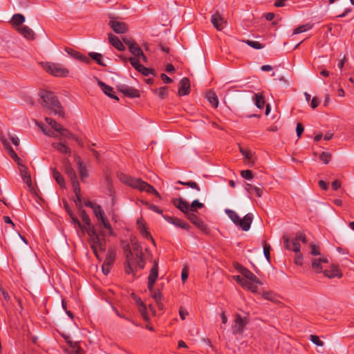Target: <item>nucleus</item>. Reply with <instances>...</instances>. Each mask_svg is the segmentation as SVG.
<instances>
[{"label": "nucleus", "instance_id": "nucleus-34", "mask_svg": "<svg viewBox=\"0 0 354 354\" xmlns=\"http://www.w3.org/2000/svg\"><path fill=\"white\" fill-rule=\"evenodd\" d=\"M254 102H255V105L259 109H263L264 107L266 102H265V100H264V96L263 95L262 93H256V94H254Z\"/></svg>", "mask_w": 354, "mask_h": 354}, {"label": "nucleus", "instance_id": "nucleus-52", "mask_svg": "<svg viewBox=\"0 0 354 354\" xmlns=\"http://www.w3.org/2000/svg\"><path fill=\"white\" fill-rule=\"evenodd\" d=\"M203 207V204L202 203H200L198 200H194L191 205H189V210L194 212L197 209H201Z\"/></svg>", "mask_w": 354, "mask_h": 354}, {"label": "nucleus", "instance_id": "nucleus-37", "mask_svg": "<svg viewBox=\"0 0 354 354\" xmlns=\"http://www.w3.org/2000/svg\"><path fill=\"white\" fill-rule=\"evenodd\" d=\"M253 283H254L253 281L245 279L244 281H242V286H241L243 288L247 289V290H250L252 292H257V290H258V288Z\"/></svg>", "mask_w": 354, "mask_h": 354}, {"label": "nucleus", "instance_id": "nucleus-40", "mask_svg": "<svg viewBox=\"0 0 354 354\" xmlns=\"http://www.w3.org/2000/svg\"><path fill=\"white\" fill-rule=\"evenodd\" d=\"M246 189L248 192H254L257 196L261 197L263 194V190L257 187H254L251 184H247L246 185Z\"/></svg>", "mask_w": 354, "mask_h": 354}, {"label": "nucleus", "instance_id": "nucleus-26", "mask_svg": "<svg viewBox=\"0 0 354 354\" xmlns=\"http://www.w3.org/2000/svg\"><path fill=\"white\" fill-rule=\"evenodd\" d=\"M241 274L246 280L253 281L255 283H261L259 278L248 268H241Z\"/></svg>", "mask_w": 354, "mask_h": 354}, {"label": "nucleus", "instance_id": "nucleus-44", "mask_svg": "<svg viewBox=\"0 0 354 354\" xmlns=\"http://www.w3.org/2000/svg\"><path fill=\"white\" fill-rule=\"evenodd\" d=\"M167 87L162 86L156 89L154 92L158 95L160 98L163 99L167 95Z\"/></svg>", "mask_w": 354, "mask_h": 354}, {"label": "nucleus", "instance_id": "nucleus-6", "mask_svg": "<svg viewBox=\"0 0 354 354\" xmlns=\"http://www.w3.org/2000/svg\"><path fill=\"white\" fill-rule=\"evenodd\" d=\"M93 214L97 218L99 227L101 229L102 236L113 235V228L107 220L104 210L100 205L96 204L92 209Z\"/></svg>", "mask_w": 354, "mask_h": 354}, {"label": "nucleus", "instance_id": "nucleus-17", "mask_svg": "<svg viewBox=\"0 0 354 354\" xmlns=\"http://www.w3.org/2000/svg\"><path fill=\"white\" fill-rule=\"evenodd\" d=\"M190 91V82L187 77H183L179 83L178 95L180 96L186 95Z\"/></svg>", "mask_w": 354, "mask_h": 354}, {"label": "nucleus", "instance_id": "nucleus-41", "mask_svg": "<svg viewBox=\"0 0 354 354\" xmlns=\"http://www.w3.org/2000/svg\"><path fill=\"white\" fill-rule=\"evenodd\" d=\"M89 56L94 59L99 65L104 66V64L102 62V56L101 54L98 53H89Z\"/></svg>", "mask_w": 354, "mask_h": 354}, {"label": "nucleus", "instance_id": "nucleus-25", "mask_svg": "<svg viewBox=\"0 0 354 354\" xmlns=\"http://www.w3.org/2000/svg\"><path fill=\"white\" fill-rule=\"evenodd\" d=\"M109 41L110 44L113 46L117 50L120 51H123L125 50V46L123 43L120 41L118 37L109 34Z\"/></svg>", "mask_w": 354, "mask_h": 354}, {"label": "nucleus", "instance_id": "nucleus-51", "mask_svg": "<svg viewBox=\"0 0 354 354\" xmlns=\"http://www.w3.org/2000/svg\"><path fill=\"white\" fill-rule=\"evenodd\" d=\"M262 297L263 299H267L268 301H277L276 295L272 292H265L262 294Z\"/></svg>", "mask_w": 354, "mask_h": 354}, {"label": "nucleus", "instance_id": "nucleus-23", "mask_svg": "<svg viewBox=\"0 0 354 354\" xmlns=\"http://www.w3.org/2000/svg\"><path fill=\"white\" fill-rule=\"evenodd\" d=\"M174 205L179 209L180 211L184 212L186 215L187 213H190L189 212V203L184 201L182 198H176L173 201Z\"/></svg>", "mask_w": 354, "mask_h": 354}, {"label": "nucleus", "instance_id": "nucleus-12", "mask_svg": "<svg viewBox=\"0 0 354 354\" xmlns=\"http://www.w3.org/2000/svg\"><path fill=\"white\" fill-rule=\"evenodd\" d=\"M248 322L245 317H242L239 314H236L232 326V333L234 335L242 334Z\"/></svg>", "mask_w": 354, "mask_h": 354}, {"label": "nucleus", "instance_id": "nucleus-21", "mask_svg": "<svg viewBox=\"0 0 354 354\" xmlns=\"http://www.w3.org/2000/svg\"><path fill=\"white\" fill-rule=\"evenodd\" d=\"M18 32L26 39L28 40H33L35 37V32L27 26H22L18 27Z\"/></svg>", "mask_w": 354, "mask_h": 354}, {"label": "nucleus", "instance_id": "nucleus-24", "mask_svg": "<svg viewBox=\"0 0 354 354\" xmlns=\"http://www.w3.org/2000/svg\"><path fill=\"white\" fill-rule=\"evenodd\" d=\"M98 85L102 90V91L109 97L111 98L115 99L116 100H118L119 98L114 94L113 88L104 83L103 82L98 80L97 82Z\"/></svg>", "mask_w": 354, "mask_h": 354}, {"label": "nucleus", "instance_id": "nucleus-50", "mask_svg": "<svg viewBox=\"0 0 354 354\" xmlns=\"http://www.w3.org/2000/svg\"><path fill=\"white\" fill-rule=\"evenodd\" d=\"M255 161V156H244L243 158V163L248 167L253 166Z\"/></svg>", "mask_w": 354, "mask_h": 354}, {"label": "nucleus", "instance_id": "nucleus-59", "mask_svg": "<svg viewBox=\"0 0 354 354\" xmlns=\"http://www.w3.org/2000/svg\"><path fill=\"white\" fill-rule=\"evenodd\" d=\"M310 253L313 254V255H319L320 254V252H319V248L317 245H315V244H311L310 245Z\"/></svg>", "mask_w": 354, "mask_h": 354}, {"label": "nucleus", "instance_id": "nucleus-32", "mask_svg": "<svg viewBox=\"0 0 354 354\" xmlns=\"http://www.w3.org/2000/svg\"><path fill=\"white\" fill-rule=\"evenodd\" d=\"M115 251L112 248H109L106 254V257H105L104 263L112 266L115 261Z\"/></svg>", "mask_w": 354, "mask_h": 354}, {"label": "nucleus", "instance_id": "nucleus-5", "mask_svg": "<svg viewBox=\"0 0 354 354\" xmlns=\"http://www.w3.org/2000/svg\"><path fill=\"white\" fill-rule=\"evenodd\" d=\"M63 165L65 172L72 183L73 191L75 195V198H74L75 204L78 209H81L82 208V198L80 194L81 190L75 171L72 168L71 165L67 158H64L63 160Z\"/></svg>", "mask_w": 354, "mask_h": 354}, {"label": "nucleus", "instance_id": "nucleus-53", "mask_svg": "<svg viewBox=\"0 0 354 354\" xmlns=\"http://www.w3.org/2000/svg\"><path fill=\"white\" fill-rule=\"evenodd\" d=\"M310 340L317 346H324V342L319 339V337L317 335H310Z\"/></svg>", "mask_w": 354, "mask_h": 354}, {"label": "nucleus", "instance_id": "nucleus-57", "mask_svg": "<svg viewBox=\"0 0 354 354\" xmlns=\"http://www.w3.org/2000/svg\"><path fill=\"white\" fill-rule=\"evenodd\" d=\"M69 216L73 221V223L75 225H77L82 230V224L80 222L78 218L75 216V215L73 214V212H69Z\"/></svg>", "mask_w": 354, "mask_h": 354}, {"label": "nucleus", "instance_id": "nucleus-48", "mask_svg": "<svg viewBox=\"0 0 354 354\" xmlns=\"http://www.w3.org/2000/svg\"><path fill=\"white\" fill-rule=\"evenodd\" d=\"M132 66L136 70L139 71L140 68L142 64H140L139 59L137 57H131L129 59Z\"/></svg>", "mask_w": 354, "mask_h": 354}, {"label": "nucleus", "instance_id": "nucleus-3", "mask_svg": "<svg viewBox=\"0 0 354 354\" xmlns=\"http://www.w3.org/2000/svg\"><path fill=\"white\" fill-rule=\"evenodd\" d=\"M118 177L121 183L140 192H146L149 194H153L159 198H161L160 194L156 189L149 183L143 181L141 178H133L124 173H118Z\"/></svg>", "mask_w": 354, "mask_h": 354}, {"label": "nucleus", "instance_id": "nucleus-31", "mask_svg": "<svg viewBox=\"0 0 354 354\" xmlns=\"http://www.w3.org/2000/svg\"><path fill=\"white\" fill-rule=\"evenodd\" d=\"M53 147L61 153H71V149L63 142L53 143Z\"/></svg>", "mask_w": 354, "mask_h": 354}, {"label": "nucleus", "instance_id": "nucleus-19", "mask_svg": "<svg viewBox=\"0 0 354 354\" xmlns=\"http://www.w3.org/2000/svg\"><path fill=\"white\" fill-rule=\"evenodd\" d=\"M211 21L218 30H223L225 24L224 19L218 12L212 15Z\"/></svg>", "mask_w": 354, "mask_h": 354}, {"label": "nucleus", "instance_id": "nucleus-39", "mask_svg": "<svg viewBox=\"0 0 354 354\" xmlns=\"http://www.w3.org/2000/svg\"><path fill=\"white\" fill-rule=\"evenodd\" d=\"M149 292L151 293V296L152 297V298L155 300V301L157 303L158 306L160 308H161L162 304L160 302V301H161L160 292L159 291H156L153 287L152 291L149 290Z\"/></svg>", "mask_w": 354, "mask_h": 354}, {"label": "nucleus", "instance_id": "nucleus-22", "mask_svg": "<svg viewBox=\"0 0 354 354\" xmlns=\"http://www.w3.org/2000/svg\"><path fill=\"white\" fill-rule=\"evenodd\" d=\"M164 218H165V220L167 221L174 225L176 227H180V228L185 229V230L189 229V225L187 223L183 221V220H181L180 218H175V217H171V216H164Z\"/></svg>", "mask_w": 354, "mask_h": 354}, {"label": "nucleus", "instance_id": "nucleus-36", "mask_svg": "<svg viewBox=\"0 0 354 354\" xmlns=\"http://www.w3.org/2000/svg\"><path fill=\"white\" fill-rule=\"evenodd\" d=\"M25 21V17L21 14H15L12 16L11 24L12 26H19Z\"/></svg>", "mask_w": 354, "mask_h": 354}, {"label": "nucleus", "instance_id": "nucleus-7", "mask_svg": "<svg viewBox=\"0 0 354 354\" xmlns=\"http://www.w3.org/2000/svg\"><path fill=\"white\" fill-rule=\"evenodd\" d=\"M225 213L227 214L232 221L236 225L241 227L243 230L248 231L250 230L251 223L253 220L252 214L248 213L243 218H241L236 212L232 209H226Z\"/></svg>", "mask_w": 354, "mask_h": 354}, {"label": "nucleus", "instance_id": "nucleus-49", "mask_svg": "<svg viewBox=\"0 0 354 354\" xmlns=\"http://www.w3.org/2000/svg\"><path fill=\"white\" fill-rule=\"evenodd\" d=\"M263 254H264V256L266 258V259L270 261V246L269 244H268L266 241H263Z\"/></svg>", "mask_w": 354, "mask_h": 354}, {"label": "nucleus", "instance_id": "nucleus-9", "mask_svg": "<svg viewBox=\"0 0 354 354\" xmlns=\"http://www.w3.org/2000/svg\"><path fill=\"white\" fill-rule=\"evenodd\" d=\"M43 68L47 73L56 77H64L69 74L68 68L59 63L47 62L43 64Z\"/></svg>", "mask_w": 354, "mask_h": 354}, {"label": "nucleus", "instance_id": "nucleus-58", "mask_svg": "<svg viewBox=\"0 0 354 354\" xmlns=\"http://www.w3.org/2000/svg\"><path fill=\"white\" fill-rule=\"evenodd\" d=\"M137 257L139 259V262L138 263V267L140 269H143L145 267V264L144 257H143V253L142 252H140L138 257Z\"/></svg>", "mask_w": 354, "mask_h": 354}, {"label": "nucleus", "instance_id": "nucleus-10", "mask_svg": "<svg viewBox=\"0 0 354 354\" xmlns=\"http://www.w3.org/2000/svg\"><path fill=\"white\" fill-rule=\"evenodd\" d=\"M285 248L287 250H291L294 251L295 253H298L300 252V244L299 243V241H302L304 243H306V238L304 233L297 232L295 239L290 241L288 238L283 237Z\"/></svg>", "mask_w": 354, "mask_h": 354}, {"label": "nucleus", "instance_id": "nucleus-47", "mask_svg": "<svg viewBox=\"0 0 354 354\" xmlns=\"http://www.w3.org/2000/svg\"><path fill=\"white\" fill-rule=\"evenodd\" d=\"M138 310H139V312L140 313L142 317H143V319L145 320H148L149 317H148V314H147V307L145 305V304L139 305Z\"/></svg>", "mask_w": 354, "mask_h": 354}, {"label": "nucleus", "instance_id": "nucleus-42", "mask_svg": "<svg viewBox=\"0 0 354 354\" xmlns=\"http://www.w3.org/2000/svg\"><path fill=\"white\" fill-rule=\"evenodd\" d=\"M177 183L183 185H186L189 187H191L192 189L197 190L198 192H199L201 190V189H200L199 186L197 185V183L194 181L183 182L181 180H178L177 182Z\"/></svg>", "mask_w": 354, "mask_h": 354}, {"label": "nucleus", "instance_id": "nucleus-18", "mask_svg": "<svg viewBox=\"0 0 354 354\" xmlns=\"http://www.w3.org/2000/svg\"><path fill=\"white\" fill-rule=\"evenodd\" d=\"M125 254L127 259V264L125 265V272L127 274L133 273L134 270L133 268V254L129 249V247L127 246V248L125 250Z\"/></svg>", "mask_w": 354, "mask_h": 354}, {"label": "nucleus", "instance_id": "nucleus-46", "mask_svg": "<svg viewBox=\"0 0 354 354\" xmlns=\"http://www.w3.org/2000/svg\"><path fill=\"white\" fill-rule=\"evenodd\" d=\"M244 42L254 49H261L263 48V46L257 41L246 40Z\"/></svg>", "mask_w": 354, "mask_h": 354}, {"label": "nucleus", "instance_id": "nucleus-2", "mask_svg": "<svg viewBox=\"0 0 354 354\" xmlns=\"http://www.w3.org/2000/svg\"><path fill=\"white\" fill-rule=\"evenodd\" d=\"M45 121L50 126L52 129H48L41 122L36 123L37 126L41 129L44 134L52 138H57L59 135L61 138L71 139L79 145L82 144V140L78 136L72 133L68 129L64 128L61 124L57 122L53 119L46 117Z\"/></svg>", "mask_w": 354, "mask_h": 354}, {"label": "nucleus", "instance_id": "nucleus-15", "mask_svg": "<svg viewBox=\"0 0 354 354\" xmlns=\"http://www.w3.org/2000/svg\"><path fill=\"white\" fill-rule=\"evenodd\" d=\"M187 218L198 229L207 234L209 230L204 222L194 213H187Z\"/></svg>", "mask_w": 354, "mask_h": 354}, {"label": "nucleus", "instance_id": "nucleus-62", "mask_svg": "<svg viewBox=\"0 0 354 354\" xmlns=\"http://www.w3.org/2000/svg\"><path fill=\"white\" fill-rule=\"evenodd\" d=\"M304 127L301 123H297L296 127V132L298 137H300L304 132Z\"/></svg>", "mask_w": 354, "mask_h": 354}, {"label": "nucleus", "instance_id": "nucleus-8", "mask_svg": "<svg viewBox=\"0 0 354 354\" xmlns=\"http://www.w3.org/2000/svg\"><path fill=\"white\" fill-rule=\"evenodd\" d=\"M12 158L17 164L18 170L23 182L26 183L29 188L32 187V179L27 162L23 158V156H12Z\"/></svg>", "mask_w": 354, "mask_h": 354}, {"label": "nucleus", "instance_id": "nucleus-56", "mask_svg": "<svg viewBox=\"0 0 354 354\" xmlns=\"http://www.w3.org/2000/svg\"><path fill=\"white\" fill-rule=\"evenodd\" d=\"M138 72L141 73L142 75L147 76L150 74H153V70L149 68H147L144 66L143 65L141 66V68H140Z\"/></svg>", "mask_w": 354, "mask_h": 354}, {"label": "nucleus", "instance_id": "nucleus-43", "mask_svg": "<svg viewBox=\"0 0 354 354\" xmlns=\"http://www.w3.org/2000/svg\"><path fill=\"white\" fill-rule=\"evenodd\" d=\"M3 221L6 225V229L8 230H14L15 225L13 221L11 220L10 217L8 216H3Z\"/></svg>", "mask_w": 354, "mask_h": 354}, {"label": "nucleus", "instance_id": "nucleus-61", "mask_svg": "<svg viewBox=\"0 0 354 354\" xmlns=\"http://www.w3.org/2000/svg\"><path fill=\"white\" fill-rule=\"evenodd\" d=\"M111 265L104 263L102 266V270L105 275H107L110 272Z\"/></svg>", "mask_w": 354, "mask_h": 354}, {"label": "nucleus", "instance_id": "nucleus-4", "mask_svg": "<svg viewBox=\"0 0 354 354\" xmlns=\"http://www.w3.org/2000/svg\"><path fill=\"white\" fill-rule=\"evenodd\" d=\"M39 95L42 99V104L49 110L51 113L57 115L61 118L64 117L63 107L53 93L48 91H42L40 92Z\"/></svg>", "mask_w": 354, "mask_h": 354}, {"label": "nucleus", "instance_id": "nucleus-63", "mask_svg": "<svg viewBox=\"0 0 354 354\" xmlns=\"http://www.w3.org/2000/svg\"><path fill=\"white\" fill-rule=\"evenodd\" d=\"M179 315H180V318L183 320H184V319H185L186 317L188 315V312L187 310H185V308L181 307L179 310Z\"/></svg>", "mask_w": 354, "mask_h": 354}, {"label": "nucleus", "instance_id": "nucleus-60", "mask_svg": "<svg viewBox=\"0 0 354 354\" xmlns=\"http://www.w3.org/2000/svg\"><path fill=\"white\" fill-rule=\"evenodd\" d=\"M295 254H296V255H295V263L297 265L301 266L303 263L302 254L300 253V252H299L298 253H295Z\"/></svg>", "mask_w": 354, "mask_h": 354}, {"label": "nucleus", "instance_id": "nucleus-16", "mask_svg": "<svg viewBox=\"0 0 354 354\" xmlns=\"http://www.w3.org/2000/svg\"><path fill=\"white\" fill-rule=\"evenodd\" d=\"M109 25L112 30L117 34L125 33L128 31V26L124 22L111 19L109 22Z\"/></svg>", "mask_w": 354, "mask_h": 354}, {"label": "nucleus", "instance_id": "nucleus-54", "mask_svg": "<svg viewBox=\"0 0 354 354\" xmlns=\"http://www.w3.org/2000/svg\"><path fill=\"white\" fill-rule=\"evenodd\" d=\"M66 52L70 55L71 57H74L75 59H77V58H81L82 57L80 56V53L72 49V48H66Z\"/></svg>", "mask_w": 354, "mask_h": 354}, {"label": "nucleus", "instance_id": "nucleus-35", "mask_svg": "<svg viewBox=\"0 0 354 354\" xmlns=\"http://www.w3.org/2000/svg\"><path fill=\"white\" fill-rule=\"evenodd\" d=\"M129 51L135 56V57H140V55H142V50L136 42L131 45L129 47Z\"/></svg>", "mask_w": 354, "mask_h": 354}, {"label": "nucleus", "instance_id": "nucleus-45", "mask_svg": "<svg viewBox=\"0 0 354 354\" xmlns=\"http://www.w3.org/2000/svg\"><path fill=\"white\" fill-rule=\"evenodd\" d=\"M312 268L316 272H320L322 270V263L319 261V259L312 260Z\"/></svg>", "mask_w": 354, "mask_h": 354}, {"label": "nucleus", "instance_id": "nucleus-64", "mask_svg": "<svg viewBox=\"0 0 354 354\" xmlns=\"http://www.w3.org/2000/svg\"><path fill=\"white\" fill-rule=\"evenodd\" d=\"M160 77L165 84H170L172 82V80L165 73H162Z\"/></svg>", "mask_w": 354, "mask_h": 354}, {"label": "nucleus", "instance_id": "nucleus-28", "mask_svg": "<svg viewBox=\"0 0 354 354\" xmlns=\"http://www.w3.org/2000/svg\"><path fill=\"white\" fill-rule=\"evenodd\" d=\"M206 99L209 102V104L214 107L217 108L218 106V97L215 92L212 91H209L206 93Z\"/></svg>", "mask_w": 354, "mask_h": 354}, {"label": "nucleus", "instance_id": "nucleus-20", "mask_svg": "<svg viewBox=\"0 0 354 354\" xmlns=\"http://www.w3.org/2000/svg\"><path fill=\"white\" fill-rule=\"evenodd\" d=\"M138 228L140 231V233L142 236L146 239H149L151 241L153 245L156 244L154 239L151 236L150 233L147 231V229L145 226V223L142 219H138L137 221Z\"/></svg>", "mask_w": 354, "mask_h": 354}, {"label": "nucleus", "instance_id": "nucleus-27", "mask_svg": "<svg viewBox=\"0 0 354 354\" xmlns=\"http://www.w3.org/2000/svg\"><path fill=\"white\" fill-rule=\"evenodd\" d=\"M122 93H124L126 96L130 97H140V91L134 88L133 87L125 86L122 89H121Z\"/></svg>", "mask_w": 354, "mask_h": 354}, {"label": "nucleus", "instance_id": "nucleus-30", "mask_svg": "<svg viewBox=\"0 0 354 354\" xmlns=\"http://www.w3.org/2000/svg\"><path fill=\"white\" fill-rule=\"evenodd\" d=\"M67 344L69 345L70 348L68 352L75 354H80L81 348L77 342H73L69 337L65 338Z\"/></svg>", "mask_w": 354, "mask_h": 354}, {"label": "nucleus", "instance_id": "nucleus-13", "mask_svg": "<svg viewBox=\"0 0 354 354\" xmlns=\"http://www.w3.org/2000/svg\"><path fill=\"white\" fill-rule=\"evenodd\" d=\"M10 140L15 146V149L10 146L9 141L1 138V144L3 145L7 152L10 155H17V152L21 153V151L19 150V139L17 137L12 136Z\"/></svg>", "mask_w": 354, "mask_h": 354}, {"label": "nucleus", "instance_id": "nucleus-38", "mask_svg": "<svg viewBox=\"0 0 354 354\" xmlns=\"http://www.w3.org/2000/svg\"><path fill=\"white\" fill-rule=\"evenodd\" d=\"M312 28H313V25L310 24H306L304 25L299 26L293 30V35L305 32L307 30H310Z\"/></svg>", "mask_w": 354, "mask_h": 354}, {"label": "nucleus", "instance_id": "nucleus-29", "mask_svg": "<svg viewBox=\"0 0 354 354\" xmlns=\"http://www.w3.org/2000/svg\"><path fill=\"white\" fill-rule=\"evenodd\" d=\"M324 273L328 278H334L336 277H342L341 272H340L339 269L338 268V267L336 266H333L330 270H324Z\"/></svg>", "mask_w": 354, "mask_h": 354}, {"label": "nucleus", "instance_id": "nucleus-55", "mask_svg": "<svg viewBox=\"0 0 354 354\" xmlns=\"http://www.w3.org/2000/svg\"><path fill=\"white\" fill-rule=\"evenodd\" d=\"M241 176L246 180H252L253 178L252 172L249 169L241 171Z\"/></svg>", "mask_w": 354, "mask_h": 354}, {"label": "nucleus", "instance_id": "nucleus-33", "mask_svg": "<svg viewBox=\"0 0 354 354\" xmlns=\"http://www.w3.org/2000/svg\"><path fill=\"white\" fill-rule=\"evenodd\" d=\"M52 174L56 182L60 185L62 187H65V181L64 177L61 175V174L56 169H53L52 171Z\"/></svg>", "mask_w": 354, "mask_h": 354}, {"label": "nucleus", "instance_id": "nucleus-11", "mask_svg": "<svg viewBox=\"0 0 354 354\" xmlns=\"http://www.w3.org/2000/svg\"><path fill=\"white\" fill-rule=\"evenodd\" d=\"M75 162L79 171L81 180L84 181L88 176V167L89 166V163L88 162L84 161L80 156L75 157Z\"/></svg>", "mask_w": 354, "mask_h": 354}, {"label": "nucleus", "instance_id": "nucleus-14", "mask_svg": "<svg viewBox=\"0 0 354 354\" xmlns=\"http://www.w3.org/2000/svg\"><path fill=\"white\" fill-rule=\"evenodd\" d=\"M158 277V261L157 260L153 261V265L150 269L149 274L148 277V289L149 290H153V287Z\"/></svg>", "mask_w": 354, "mask_h": 354}, {"label": "nucleus", "instance_id": "nucleus-1", "mask_svg": "<svg viewBox=\"0 0 354 354\" xmlns=\"http://www.w3.org/2000/svg\"><path fill=\"white\" fill-rule=\"evenodd\" d=\"M80 216L84 225H82V231L86 232L89 236V244L95 257L102 260L100 252L106 251V241L104 239L100 238L97 233L95 227L91 223L90 218L86 211L82 208L79 209Z\"/></svg>", "mask_w": 354, "mask_h": 354}]
</instances>
